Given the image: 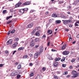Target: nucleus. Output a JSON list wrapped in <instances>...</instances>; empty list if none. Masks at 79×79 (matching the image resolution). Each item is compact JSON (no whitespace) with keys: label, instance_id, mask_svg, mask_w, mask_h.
<instances>
[{"label":"nucleus","instance_id":"1","mask_svg":"<svg viewBox=\"0 0 79 79\" xmlns=\"http://www.w3.org/2000/svg\"><path fill=\"white\" fill-rule=\"evenodd\" d=\"M71 74L72 75H73L72 77V78H75V77H77L79 75V74H78L77 72L75 70L72 71L71 72Z\"/></svg>","mask_w":79,"mask_h":79},{"label":"nucleus","instance_id":"2","mask_svg":"<svg viewBox=\"0 0 79 79\" xmlns=\"http://www.w3.org/2000/svg\"><path fill=\"white\" fill-rule=\"evenodd\" d=\"M62 21H63V23L64 24H65V25H66V24H69V23H72V21L71 20H62Z\"/></svg>","mask_w":79,"mask_h":79},{"label":"nucleus","instance_id":"3","mask_svg":"<svg viewBox=\"0 0 79 79\" xmlns=\"http://www.w3.org/2000/svg\"><path fill=\"white\" fill-rule=\"evenodd\" d=\"M12 42H13V40L10 39L7 42L6 44L7 45H11L12 44Z\"/></svg>","mask_w":79,"mask_h":79},{"label":"nucleus","instance_id":"4","mask_svg":"<svg viewBox=\"0 0 79 79\" xmlns=\"http://www.w3.org/2000/svg\"><path fill=\"white\" fill-rule=\"evenodd\" d=\"M18 43L15 42L12 45V46L11 47L12 48L14 49L16 48L18 45Z\"/></svg>","mask_w":79,"mask_h":79},{"label":"nucleus","instance_id":"5","mask_svg":"<svg viewBox=\"0 0 79 79\" xmlns=\"http://www.w3.org/2000/svg\"><path fill=\"white\" fill-rule=\"evenodd\" d=\"M30 47H33L35 45L34 41L33 40H32L31 42L30 43Z\"/></svg>","mask_w":79,"mask_h":79},{"label":"nucleus","instance_id":"6","mask_svg":"<svg viewBox=\"0 0 79 79\" xmlns=\"http://www.w3.org/2000/svg\"><path fill=\"white\" fill-rule=\"evenodd\" d=\"M39 55H40V52H37L34 55V58H38V56H39Z\"/></svg>","mask_w":79,"mask_h":79},{"label":"nucleus","instance_id":"7","mask_svg":"<svg viewBox=\"0 0 79 79\" xmlns=\"http://www.w3.org/2000/svg\"><path fill=\"white\" fill-rule=\"evenodd\" d=\"M63 54L64 55H67L69 53V52L67 51H64L63 52Z\"/></svg>","mask_w":79,"mask_h":79},{"label":"nucleus","instance_id":"8","mask_svg":"<svg viewBox=\"0 0 79 79\" xmlns=\"http://www.w3.org/2000/svg\"><path fill=\"white\" fill-rule=\"evenodd\" d=\"M17 75V72L15 71H14L12 73L10 74V76H16Z\"/></svg>","mask_w":79,"mask_h":79},{"label":"nucleus","instance_id":"9","mask_svg":"<svg viewBox=\"0 0 79 79\" xmlns=\"http://www.w3.org/2000/svg\"><path fill=\"white\" fill-rule=\"evenodd\" d=\"M42 77H43V76L42 75L38 74L36 77L35 78V79H42Z\"/></svg>","mask_w":79,"mask_h":79},{"label":"nucleus","instance_id":"10","mask_svg":"<svg viewBox=\"0 0 79 79\" xmlns=\"http://www.w3.org/2000/svg\"><path fill=\"white\" fill-rule=\"evenodd\" d=\"M30 4H31V2H30L29 1L27 2L24 3L23 4V5H24V6H26V5H29Z\"/></svg>","mask_w":79,"mask_h":79},{"label":"nucleus","instance_id":"11","mask_svg":"<svg viewBox=\"0 0 79 79\" xmlns=\"http://www.w3.org/2000/svg\"><path fill=\"white\" fill-rule=\"evenodd\" d=\"M40 31H37L35 34V35L36 36L39 37L40 36Z\"/></svg>","mask_w":79,"mask_h":79},{"label":"nucleus","instance_id":"12","mask_svg":"<svg viewBox=\"0 0 79 79\" xmlns=\"http://www.w3.org/2000/svg\"><path fill=\"white\" fill-rule=\"evenodd\" d=\"M53 65L54 66H58V63L57 62H54L53 63Z\"/></svg>","mask_w":79,"mask_h":79},{"label":"nucleus","instance_id":"13","mask_svg":"<svg viewBox=\"0 0 79 79\" xmlns=\"http://www.w3.org/2000/svg\"><path fill=\"white\" fill-rule=\"evenodd\" d=\"M32 26H33V23H31L30 24H28L27 26V28H31V27H32Z\"/></svg>","mask_w":79,"mask_h":79},{"label":"nucleus","instance_id":"14","mask_svg":"<svg viewBox=\"0 0 79 79\" xmlns=\"http://www.w3.org/2000/svg\"><path fill=\"white\" fill-rule=\"evenodd\" d=\"M22 4V3H21V2H19L18 4H16L15 6V8H18V7H19V6Z\"/></svg>","mask_w":79,"mask_h":79},{"label":"nucleus","instance_id":"15","mask_svg":"<svg viewBox=\"0 0 79 79\" xmlns=\"http://www.w3.org/2000/svg\"><path fill=\"white\" fill-rule=\"evenodd\" d=\"M40 39L38 38H36L35 39V42H40Z\"/></svg>","mask_w":79,"mask_h":79},{"label":"nucleus","instance_id":"16","mask_svg":"<svg viewBox=\"0 0 79 79\" xmlns=\"http://www.w3.org/2000/svg\"><path fill=\"white\" fill-rule=\"evenodd\" d=\"M19 12L20 13H21V14L25 13V12H24V10L23 9H22L20 10Z\"/></svg>","mask_w":79,"mask_h":79},{"label":"nucleus","instance_id":"17","mask_svg":"<svg viewBox=\"0 0 79 79\" xmlns=\"http://www.w3.org/2000/svg\"><path fill=\"white\" fill-rule=\"evenodd\" d=\"M24 49V47H21L18 49V50L19 51H21V50H23Z\"/></svg>","mask_w":79,"mask_h":79},{"label":"nucleus","instance_id":"18","mask_svg":"<svg viewBox=\"0 0 79 79\" xmlns=\"http://www.w3.org/2000/svg\"><path fill=\"white\" fill-rule=\"evenodd\" d=\"M52 32H53V31L50 30H48L47 32L48 34H50V35L52 34Z\"/></svg>","mask_w":79,"mask_h":79},{"label":"nucleus","instance_id":"19","mask_svg":"<svg viewBox=\"0 0 79 79\" xmlns=\"http://www.w3.org/2000/svg\"><path fill=\"white\" fill-rule=\"evenodd\" d=\"M40 50L41 52H43V51L44 50V47H43V46H41Z\"/></svg>","mask_w":79,"mask_h":79},{"label":"nucleus","instance_id":"20","mask_svg":"<svg viewBox=\"0 0 79 79\" xmlns=\"http://www.w3.org/2000/svg\"><path fill=\"white\" fill-rule=\"evenodd\" d=\"M66 44H65L64 45L62 46V50H64L65 48H66Z\"/></svg>","mask_w":79,"mask_h":79},{"label":"nucleus","instance_id":"21","mask_svg":"<svg viewBox=\"0 0 79 79\" xmlns=\"http://www.w3.org/2000/svg\"><path fill=\"white\" fill-rule=\"evenodd\" d=\"M61 60V58L60 57H58V58H56L55 60V61H60Z\"/></svg>","mask_w":79,"mask_h":79},{"label":"nucleus","instance_id":"22","mask_svg":"<svg viewBox=\"0 0 79 79\" xmlns=\"http://www.w3.org/2000/svg\"><path fill=\"white\" fill-rule=\"evenodd\" d=\"M5 53L6 54V56H8L9 55V51L8 50L5 51Z\"/></svg>","mask_w":79,"mask_h":79},{"label":"nucleus","instance_id":"23","mask_svg":"<svg viewBox=\"0 0 79 79\" xmlns=\"http://www.w3.org/2000/svg\"><path fill=\"white\" fill-rule=\"evenodd\" d=\"M61 23V21L60 20H57L56 21V24H60Z\"/></svg>","mask_w":79,"mask_h":79},{"label":"nucleus","instance_id":"24","mask_svg":"<svg viewBox=\"0 0 79 79\" xmlns=\"http://www.w3.org/2000/svg\"><path fill=\"white\" fill-rule=\"evenodd\" d=\"M46 38V35H45L44 34L42 36V37L41 38L42 39H45V38Z\"/></svg>","mask_w":79,"mask_h":79},{"label":"nucleus","instance_id":"25","mask_svg":"<svg viewBox=\"0 0 79 79\" xmlns=\"http://www.w3.org/2000/svg\"><path fill=\"white\" fill-rule=\"evenodd\" d=\"M68 74V72L67 71L64 72L63 73V75H67Z\"/></svg>","mask_w":79,"mask_h":79},{"label":"nucleus","instance_id":"26","mask_svg":"<svg viewBox=\"0 0 79 79\" xmlns=\"http://www.w3.org/2000/svg\"><path fill=\"white\" fill-rule=\"evenodd\" d=\"M21 68V65L20 64L18 66V69H20Z\"/></svg>","mask_w":79,"mask_h":79},{"label":"nucleus","instance_id":"27","mask_svg":"<svg viewBox=\"0 0 79 79\" xmlns=\"http://www.w3.org/2000/svg\"><path fill=\"white\" fill-rule=\"evenodd\" d=\"M23 9V10L24 11V12H25V13H26V12H25V11H28V8H25Z\"/></svg>","mask_w":79,"mask_h":79},{"label":"nucleus","instance_id":"28","mask_svg":"<svg viewBox=\"0 0 79 79\" xmlns=\"http://www.w3.org/2000/svg\"><path fill=\"white\" fill-rule=\"evenodd\" d=\"M12 17H13V16L12 15L10 16L9 17H7L6 18V20H8V19H10V18H11Z\"/></svg>","mask_w":79,"mask_h":79},{"label":"nucleus","instance_id":"29","mask_svg":"<svg viewBox=\"0 0 79 79\" xmlns=\"http://www.w3.org/2000/svg\"><path fill=\"white\" fill-rule=\"evenodd\" d=\"M35 11H36V10H30V13H34V12H35Z\"/></svg>","mask_w":79,"mask_h":79},{"label":"nucleus","instance_id":"30","mask_svg":"<svg viewBox=\"0 0 79 79\" xmlns=\"http://www.w3.org/2000/svg\"><path fill=\"white\" fill-rule=\"evenodd\" d=\"M52 16L54 18H56V17H57V15H55V14H53L52 15Z\"/></svg>","mask_w":79,"mask_h":79},{"label":"nucleus","instance_id":"31","mask_svg":"<svg viewBox=\"0 0 79 79\" xmlns=\"http://www.w3.org/2000/svg\"><path fill=\"white\" fill-rule=\"evenodd\" d=\"M54 78H55V79H58V77L57 76H55L54 75Z\"/></svg>","mask_w":79,"mask_h":79},{"label":"nucleus","instance_id":"32","mask_svg":"<svg viewBox=\"0 0 79 79\" xmlns=\"http://www.w3.org/2000/svg\"><path fill=\"white\" fill-rule=\"evenodd\" d=\"M36 30H40V27H38L35 28Z\"/></svg>","mask_w":79,"mask_h":79},{"label":"nucleus","instance_id":"33","mask_svg":"<svg viewBox=\"0 0 79 79\" xmlns=\"http://www.w3.org/2000/svg\"><path fill=\"white\" fill-rule=\"evenodd\" d=\"M34 76V73H31L30 75V77H32V76Z\"/></svg>","mask_w":79,"mask_h":79},{"label":"nucleus","instance_id":"34","mask_svg":"<svg viewBox=\"0 0 79 79\" xmlns=\"http://www.w3.org/2000/svg\"><path fill=\"white\" fill-rule=\"evenodd\" d=\"M15 32V30H13L11 31L10 33L11 34H13Z\"/></svg>","mask_w":79,"mask_h":79},{"label":"nucleus","instance_id":"35","mask_svg":"<svg viewBox=\"0 0 79 79\" xmlns=\"http://www.w3.org/2000/svg\"><path fill=\"white\" fill-rule=\"evenodd\" d=\"M37 31V30H36V29L35 28V29L32 32H31V33H32L33 34H34V33H35V31Z\"/></svg>","mask_w":79,"mask_h":79},{"label":"nucleus","instance_id":"36","mask_svg":"<svg viewBox=\"0 0 79 79\" xmlns=\"http://www.w3.org/2000/svg\"><path fill=\"white\" fill-rule=\"evenodd\" d=\"M65 61V58L62 59L61 60V62H63V61Z\"/></svg>","mask_w":79,"mask_h":79},{"label":"nucleus","instance_id":"37","mask_svg":"<svg viewBox=\"0 0 79 79\" xmlns=\"http://www.w3.org/2000/svg\"><path fill=\"white\" fill-rule=\"evenodd\" d=\"M62 66L63 68H65L66 66V64H62Z\"/></svg>","mask_w":79,"mask_h":79},{"label":"nucleus","instance_id":"38","mask_svg":"<svg viewBox=\"0 0 79 79\" xmlns=\"http://www.w3.org/2000/svg\"><path fill=\"white\" fill-rule=\"evenodd\" d=\"M75 61H76V59H73L71 60V62H72V63H74V62Z\"/></svg>","mask_w":79,"mask_h":79},{"label":"nucleus","instance_id":"39","mask_svg":"<svg viewBox=\"0 0 79 79\" xmlns=\"http://www.w3.org/2000/svg\"><path fill=\"white\" fill-rule=\"evenodd\" d=\"M19 40V38H15V41H16V42H18Z\"/></svg>","mask_w":79,"mask_h":79},{"label":"nucleus","instance_id":"40","mask_svg":"<svg viewBox=\"0 0 79 79\" xmlns=\"http://www.w3.org/2000/svg\"><path fill=\"white\" fill-rule=\"evenodd\" d=\"M23 58H27V55H25L23 57Z\"/></svg>","mask_w":79,"mask_h":79},{"label":"nucleus","instance_id":"41","mask_svg":"<svg viewBox=\"0 0 79 79\" xmlns=\"http://www.w3.org/2000/svg\"><path fill=\"white\" fill-rule=\"evenodd\" d=\"M53 19H51L49 20V23H51L52 22V21H53Z\"/></svg>","mask_w":79,"mask_h":79},{"label":"nucleus","instance_id":"42","mask_svg":"<svg viewBox=\"0 0 79 79\" xmlns=\"http://www.w3.org/2000/svg\"><path fill=\"white\" fill-rule=\"evenodd\" d=\"M17 12V10H15L14 11H13V13H14V14H16V13Z\"/></svg>","mask_w":79,"mask_h":79},{"label":"nucleus","instance_id":"43","mask_svg":"<svg viewBox=\"0 0 79 79\" xmlns=\"http://www.w3.org/2000/svg\"><path fill=\"white\" fill-rule=\"evenodd\" d=\"M16 72H17V74H20V70H17Z\"/></svg>","mask_w":79,"mask_h":79},{"label":"nucleus","instance_id":"44","mask_svg":"<svg viewBox=\"0 0 79 79\" xmlns=\"http://www.w3.org/2000/svg\"><path fill=\"white\" fill-rule=\"evenodd\" d=\"M42 70L44 71H45L46 70V68L45 67H43L42 68Z\"/></svg>","mask_w":79,"mask_h":79},{"label":"nucleus","instance_id":"45","mask_svg":"<svg viewBox=\"0 0 79 79\" xmlns=\"http://www.w3.org/2000/svg\"><path fill=\"white\" fill-rule=\"evenodd\" d=\"M17 79H19V78H20L21 77V75H18L17 76Z\"/></svg>","mask_w":79,"mask_h":79},{"label":"nucleus","instance_id":"46","mask_svg":"<svg viewBox=\"0 0 79 79\" xmlns=\"http://www.w3.org/2000/svg\"><path fill=\"white\" fill-rule=\"evenodd\" d=\"M73 65H70L69 67V69H73Z\"/></svg>","mask_w":79,"mask_h":79},{"label":"nucleus","instance_id":"47","mask_svg":"<svg viewBox=\"0 0 79 79\" xmlns=\"http://www.w3.org/2000/svg\"><path fill=\"white\" fill-rule=\"evenodd\" d=\"M6 10H3V11H2V13L3 14H5V13H6Z\"/></svg>","mask_w":79,"mask_h":79},{"label":"nucleus","instance_id":"48","mask_svg":"<svg viewBox=\"0 0 79 79\" xmlns=\"http://www.w3.org/2000/svg\"><path fill=\"white\" fill-rule=\"evenodd\" d=\"M11 22H12V21L11 20L7 22V24H10V23H11Z\"/></svg>","mask_w":79,"mask_h":79},{"label":"nucleus","instance_id":"49","mask_svg":"<svg viewBox=\"0 0 79 79\" xmlns=\"http://www.w3.org/2000/svg\"><path fill=\"white\" fill-rule=\"evenodd\" d=\"M77 24V22H76V23H75V26H79V25Z\"/></svg>","mask_w":79,"mask_h":79},{"label":"nucleus","instance_id":"50","mask_svg":"<svg viewBox=\"0 0 79 79\" xmlns=\"http://www.w3.org/2000/svg\"><path fill=\"white\" fill-rule=\"evenodd\" d=\"M13 9H10V13L13 12Z\"/></svg>","mask_w":79,"mask_h":79},{"label":"nucleus","instance_id":"51","mask_svg":"<svg viewBox=\"0 0 79 79\" xmlns=\"http://www.w3.org/2000/svg\"><path fill=\"white\" fill-rule=\"evenodd\" d=\"M49 60H53V58L52 57L50 56L49 58Z\"/></svg>","mask_w":79,"mask_h":79},{"label":"nucleus","instance_id":"52","mask_svg":"<svg viewBox=\"0 0 79 79\" xmlns=\"http://www.w3.org/2000/svg\"><path fill=\"white\" fill-rule=\"evenodd\" d=\"M39 47V45H36L35 46V48H38Z\"/></svg>","mask_w":79,"mask_h":79},{"label":"nucleus","instance_id":"53","mask_svg":"<svg viewBox=\"0 0 79 79\" xmlns=\"http://www.w3.org/2000/svg\"><path fill=\"white\" fill-rule=\"evenodd\" d=\"M72 40V37L69 38V41H71Z\"/></svg>","mask_w":79,"mask_h":79},{"label":"nucleus","instance_id":"54","mask_svg":"<svg viewBox=\"0 0 79 79\" xmlns=\"http://www.w3.org/2000/svg\"><path fill=\"white\" fill-rule=\"evenodd\" d=\"M51 51H52V52H55L56 51V50L55 49H52L51 50Z\"/></svg>","mask_w":79,"mask_h":79},{"label":"nucleus","instance_id":"55","mask_svg":"<svg viewBox=\"0 0 79 79\" xmlns=\"http://www.w3.org/2000/svg\"><path fill=\"white\" fill-rule=\"evenodd\" d=\"M16 51H14L13 52L12 55H14L15 54V53H16Z\"/></svg>","mask_w":79,"mask_h":79},{"label":"nucleus","instance_id":"56","mask_svg":"<svg viewBox=\"0 0 79 79\" xmlns=\"http://www.w3.org/2000/svg\"><path fill=\"white\" fill-rule=\"evenodd\" d=\"M29 56H31V57H32V56H33V55L32 54H29Z\"/></svg>","mask_w":79,"mask_h":79},{"label":"nucleus","instance_id":"57","mask_svg":"<svg viewBox=\"0 0 79 79\" xmlns=\"http://www.w3.org/2000/svg\"><path fill=\"white\" fill-rule=\"evenodd\" d=\"M73 18L72 17H70V19L71 20H72V19H73Z\"/></svg>","mask_w":79,"mask_h":79},{"label":"nucleus","instance_id":"58","mask_svg":"<svg viewBox=\"0 0 79 79\" xmlns=\"http://www.w3.org/2000/svg\"><path fill=\"white\" fill-rule=\"evenodd\" d=\"M19 64V63L17 62L16 63H15V64L16 66L18 65V64Z\"/></svg>","mask_w":79,"mask_h":79},{"label":"nucleus","instance_id":"59","mask_svg":"<svg viewBox=\"0 0 79 79\" xmlns=\"http://www.w3.org/2000/svg\"><path fill=\"white\" fill-rule=\"evenodd\" d=\"M10 31H9L8 33H7V35H10Z\"/></svg>","mask_w":79,"mask_h":79},{"label":"nucleus","instance_id":"60","mask_svg":"<svg viewBox=\"0 0 79 79\" xmlns=\"http://www.w3.org/2000/svg\"><path fill=\"white\" fill-rule=\"evenodd\" d=\"M30 66H32L33 65V64L32 63H30L29 64Z\"/></svg>","mask_w":79,"mask_h":79},{"label":"nucleus","instance_id":"61","mask_svg":"<svg viewBox=\"0 0 79 79\" xmlns=\"http://www.w3.org/2000/svg\"><path fill=\"white\" fill-rule=\"evenodd\" d=\"M63 18H64V19H66V18H67V17H65L64 16H63Z\"/></svg>","mask_w":79,"mask_h":79},{"label":"nucleus","instance_id":"62","mask_svg":"<svg viewBox=\"0 0 79 79\" xmlns=\"http://www.w3.org/2000/svg\"><path fill=\"white\" fill-rule=\"evenodd\" d=\"M57 73L58 74H60V71H57Z\"/></svg>","mask_w":79,"mask_h":79},{"label":"nucleus","instance_id":"63","mask_svg":"<svg viewBox=\"0 0 79 79\" xmlns=\"http://www.w3.org/2000/svg\"><path fill=\"white\" fill-rule=\"evenodd\" d=\"M3 65V64H0V67H2Z\"/></svg>","mask_w":79,"mask_h":79},{"label":"nucleus","instance_id":"64","mask_svg":"<svg viewBox=\"0 0 79 79\" xmlns=\"http://www.w3.org/2000/svg\"><path fill=\"white\" fill-rule=\"evenodd\" d=\"M77 38H79V34L77 35Z\"/></svg>","mask_w":79,"mask_h":79}]
</instances>
